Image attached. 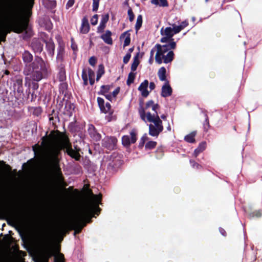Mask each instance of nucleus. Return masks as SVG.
Here are the masks:
<instances>
[{"label": "nucleus", "mask_w": 262, "mask_h": 262, "mask_svg": "<svg viewBox=\"0 0 262 262\" xmlns=\"http://www.w3.org/2000/svg\"><path fill=\"white\" fill-rule=\"evenodd\" d=\"M88 75L86 71H83L82 73V78L84 82V84L86 85L88 83Z\"/></svg>", "instance_id": "obj_29"}, {"label": "nucleus", "mask_w": 262, "mask_h": 262, "mask_svg": "<svg viewBox=\"0 0 262 262\" xmlns=\"http://www.w3.org/2000/svg\"><path fill=\"white\" fill-rule=\"evenodd\" d=\"M104 73V67L102 64H100L98 66V69L97 74V81L103 75Z\"/></svg>", "instance_id": "obj_23"}, {"label": "nucleus", "mask_w": 262, "mask_h": 262, "mask_svg": "<svg viewBox=\"0 0 262 262\" xmlns=\"http://www.w3.org/2000/svg\"><path fill=\"white\" fill-rule=\"evenodd\" d=\"M220 231L223 235H225L226 232L223 229H222V228L220 229Z\"/></svg>", "instance_id": "obj_46"}, {"label": "nucleus", "mask_w": 262, "mask_h": 262, "mask_svg": "<svg viewBox=\"0 0 262 262\" xmlns=\"http://www.w3.org/2000/svg\"><path fill=\"white\" fill-rule=\"evenodd\" d=\"M10 26L14 32L17 33L23 31L26 28V24L23 22H18L13 20L10 22Z\"/></svg>", "instance_id": "obj_8"}, {"label": "nucleus", "mask_w": 262, "mask_h": 262, "mask_svg": "<svg viewBox=\"0 0 262 262\" xmlns=\"http://www.w3.org/2000/svg\"><path fill=\"white\" fill-rule=\"evenodd\" d=\"M109 19V15L108 14H105L102 15V18L101 19L100 23L106 24L108 21Z\"/></svg>", "instance_id": "obj_33"}, {"label": "nucleus", "mask_w": 262, "mask_h": 262, "mask_svg": "<svg viewBox=\"0 0 262 262\" xmlns=\"http://www.w3.org/2000/svg\"><path fill=\"white\" fill-rule=\"evenodd\" d=\"M23 59L25 62H30L32 60V55L28 52H25L23 54Z\"/></svg>", "instance_id": "obj_25"}, {"label": "nucleus", "mask_w": 262, "mask_h": 262, "mask_svg": "<svg viewBox=\"0 0 262 262\" xmlns=\"http://www.w3.org/2000/svg\"><path fill=\"white\" fill-rule=\"evenodd\" d=\"M157 145V142L155 141H148L145 146L146 149H151L154 148Z\"/></svg>", "instance_id": "obj_28"}, {"label": "nucleus", "mask_w": 262, "mask_h": 262, "mask_svg": "<svg viewBox=\"0 0 262 262\" xmlns=\"http://www.w3.org/2000/svg\"><path fill=\"white\" fill-rule=\"evenodd\" d=\"M98 16L97 14L94 15L91 19V23L92 25H96L98 23Z\"/></svg>", "instance_id": "obj_34"}, {"label": "nucleus", "mask_w": 262, "mask_h": 262, "mask_svg": "<svg viewBox=\"0 0 262 262\" xmlns=\"http://www.w3.org/2000/svg\"><path fill=\"white\" fill-rule=\"evenodd\" d=\"M55 262H64L63 255L58 252V251L54 254Z\"/></svg>", "instance_id": "obj_22"}, {"label": "nucleus", "mask_w": 262, "mask_h": 262, "mask_svg": "<svg viewBox=\"0 0 262 262\" xmlns=\"http://www.w3.org/2000/svg\"><path fill=\"white\" fill-rule=\"evenodd\" d=\"M166 69L164 67H161L158 71V75L161 81H168L166 77Z\"/></svg>", "instance_id": "obj_16"}, {"label": "nucleus", "mask_w": 262, "mask_h": 262, "mask_svg": "<svg viewBox=\"0 0 262 262\" xmlns=\"http://www.w3.org/2000/svg\"><path fill=\"white\" fill-rule=\"evenodd\" d=\"M32 78L34 80L39 81L42 79V76L40 72L36 71L33 74Z\"/></svg>", "instance_id": "obj_27"}, {"label": "nucleus", "mask_w": 262, "mask_h": 262, "mask_svg": "<svg viewBox=\"0 0 262 262\" xmlns=\"http://www.w3.org/2000/svg\"><path fill=\"white\" fill-rule=\"evenodd\" d=\"M127 14L129 17V19L130 21H133L134 19V14L132 11V10L129 8L127 11Z\"/></svg>", "instance_id": "obj_37"}, {"label": "nucleus", "mask_w": 262, "mask_h": 262, "mask_svg": "<svg viewBox=\"0 0 262 262\" xmlns=\"http://www.w3.org/2000/svg\"><path fill=\"white\" fill-rule=\"evenodd\" d=\"M105 26L106 24L100 23V24L97 28V32L102 33L105 28Z\"/></svg>", "instance_id": "obj_35"}, {"label": "nucleus", "mask_w": 262, "mask_h": 262, "mask_svg": "<svg viewBox=\"0 0 262 262\" xmlns=\"http://www.w3.org/2000/svg\"><path fill=\"white\" fill-rule=\"evenodd\" d=\"M36 262H48L46 260H37Z\"/></svg>", "instance_id": "obj_49"}, {"label": "nucleus", "mask_w": 262, "mask_h": 262, "mask_svg": "<svg viewBox=\"0 0 262 262\" xmlns=\"http://www.w3.org/2000/svg\"><path fill=\"white\" fill-rule=\"evenodd\" d=\"M131 57V55L130 54H127L123 58V62L125 63H126L128 62L129 60V59Z\"/></svg>", "instance_id": "obj_39"}, {"label": "nucleus", "mask_w": 262, "mask_h": 262, "mask_svg": "<svg viewBox=\"0 0 262 262\" xmlns=\"http://www.w3.org/2000/svg\"><path fill=\"white\" fill-rule=\"evenodd\" d=\"M139 113L141 119L145 122H150L149 125V134L153 137H158L163 130L162 122L157 112L151 114L150 112L146 113L145 110L141 108Z\"/></svg>", "instance_id": "obj_3"}, {"label": "nucleus", "mask_w": 262, "mask_h": 262, "mask_svg": "<svg viewBox=\"0 0 262 262\" xmlns=\"http://www.w3.org/2000/svg\"><path fill=\"white\" fill-rule=\"evenodd\" d=\"M155 88V84L154 82H150L149 83V89H150V90H152Z\"/></svg>", "instance_id": "obj_45"}, {"label": "nucleus", "mask_w": 262, "mask_h": 262, "mask_svg": "<svg viewBox=\"0 0 262 262\" xmlns=\"http://www.w3.org/2000/svg\"><path fill=\"white\" fill-rule=\"evenodd\" d=\"M142 24V16L141 15H139L138 16L136 23L135 25V28L136 31H137L141 27Z\"/></svg>", "instance_id": "obj_24"}, {"label": "nucleus", "mask_w": 262, "mask_h": 262, "mask_svg": "<svg viewBox=\"0 0 262 262\" xmlns=\"http://www.w3.org/2000/svg\"><path fill=\"white\" fill-rule=\"evenodd\" d=\"M161 118L163 119H165L166 118V117L165 115H163L161 116Z\"/></svg>", "instance_id": "obj_48"}, {"label": "nucleus", "mask_w": 262, "mask_h": 262, "mask_svg": "<svg viewBox=\"0 0 262 262\" xmlns=\"http://www.w3.org/2000/svg\"><path fill=\"white\" fill-rule=\"evenodd\" d=\"M36 110H37V111L39 113H40V112H41V110H40V108H37Z\"/></svg>", "instance_id": "obj_50"}, {"label": "nucleus", "mask_w": 262, "mask_h": 262, "mask_svg": "<svg viewBox=\"0 0 262 262\" xmlns=\"http://www.w3.org/2000/svg\"><path fill=\"white\" fill-rule=\"evenodd\" d=\"M206 1H207L208 0H206Z\"/></svg>", "instance_id": "obj_53"}, {"label": "nucleus", "mask_w": 262, "mask_h": 262, "mask_svg": "<svg viewBox=\"0 0 262 262\" xmlns=\"http://www.w3.org/2000/svg\"><path fill=\"white\" fill-rule=\"evenodd\" d=\"M170 49H171L169 45L157 44L150 51L151 58L154 56V52H156L155 60L157 63L158 64H161L162 62L166 64L170 63L174 57V53Z\"/></svg>", "instance_id": "obj_4"}, {"label": "nucleus", "mask_w": 262, "mask_h": 262, "mask_svg": "<svg viewBox=\"0 0 262 262\" xmlns=\"http://www.w3.org/2000/svg\"><path fill=\"white\" fill-rule=\"evenodd\" d=\"M100 0H93V11H96L99 7Z\"/></svg>", "instance_id": "obj_32"}, {"label": "nucleus", "mask_w": 262, "mask_h": 262, "mask_svg": "<svg viewBox=\"0 0 262 262\" xmlns=\"http://www.w3.org/2000/svg\"><path fill=\"white\" fill-rule=\"evenodd\" d=\"M36 148L51 157L55 162H56V157L59 151L63 148L66 149L67 154L71 157L76 160H78L80 157L79 149L75 147L73 150L67 137L58 132H52L48 138L43 137L41 146L36 145L33 147L35 154L38 152Z\"/></svg>", "instance_id": "obj_1"}, {"label": "nucleus", "mask_w": 262, "mask_h": 262, "mask_svg": "<svg viewBox=\"0 0 262 262\" xmlns=\"http://www.w3.org/2000/svg\"><path fill=\"white\" fill-rule=\"evenodd\" d=\"M152 60H153V56L152 57V58H151V57H150V59L149 60V62H150V64L152 63Z\"/></svg>", "instance_id": "obj_47"}, {"label": "nucleus", "mask_w": 262, "mask_h": 262, "mask_svg": "<svg viewBox=\"0 0 262 262\" xmlns=\"http://www.w3.org/2000/svg\"><path fill=\"white\" fill-rule=\"evenodd\" d=\"M26 255V253L25 252H23V251H18V253H17V255L20 257L25 256Z\"/></svg>", "instance_id": "obj_44"}, {"label": "nucleus", "mask_w": 262, "mask_h": 262, "mask_svg": "<svg viewBox=\"0 0 262 262\" xmlns=\"http://www.w3.org/2000/svg\"><path fill=\"white\" fill-rule=\"evenodd\" d=\"M90 83L91 85H93L95 82V73L94 72L91 70L89 69L88 71H86Z\"/></svg>", "instance_id": "obj_20"}, {"label": "nucleus", "mask_w": 262, "mask_h": 262, "mask_svg": "<svg viewBox=\"0 0 262 262\" xmlns=\"http://www.w3.org/2000/svg\"><path fill=\"white\" fill-rule=\"evenodd\" d=\"M104 96L105 97V98H106V99H107L108 100H112V99L113 98H114V97H113V95H112V94H104Z\"/></svg>", "instance_id": "obj_43"}, {"label": "nucleus", "mask_w": 262, "mask_h": 262, "mask_svg": "<svg viewBox=\"0 0 262 262\" xmlns=\"http://www.w3.org/2000/svg\"><path fill=\"white\" fill-rule=\"evenodd\" d=\"M188 25V21L185 20L182 22L179 26H176L173 24L172 27H168L165 28H162L160 30L161 34L162 36L161 39V42L163 43L169 42V46L170 49H174L176 46V43L173 41L172 37L174 34L180 32L182 30L187 27Z\"/></svg>", "instance_id": "obj_5"}, {"label": "nucleus", "mask_w": 262, "mask_h": 262, "mask_svg": "<svg viewBox=\"0 0 262 262\" xmlns=\"http://www.w3.org/2000/svg\"><path fill=\"white\" fill-rule=\"evenodd\" d=\"M137 140V133L135 129H133L130 132V135H124L122 137V144L124 146L128 147L129 145L134 143Z\"/></svg>", "instance_id": "obj_6"}, {"label": "nucleus", "mask_w": 262, "mask_h": 262, "mask_svg": "<svg viewBox=\"0 0 262 262\" xmlns=\"http://www.w3.org/2000/svg\"><path fill=\"white\" fill-rule=\"evenodd\" d=\"M151 3L156 6L167 7L168 2L167 0H151Z\"/></svg>", "instance_id": "obj_19"}, {"label": "nucleus", "mask_w": 262, "mask_h": 262, "mask_svg": "<svg viewBox=\"0 0 262 262\" xmlns=\"http://www.w3.org/2000/svg\"><path fill=\"white\" fill-rule=\"evenodd\" d=\"M112 34V33L110 30H106L104 34L101 35V38L106 43L111 45L113 44V40L111 37Z\"/></svg>", "instance_id": "obj_14"}, {"label": "nucleus", "mask_w": 262, "mask_h": 262, "mask_svg": "<svg viewBox=\"0 0 262 262\" xmlns=\"http://www.w3.org/2000/svg\"><path fill=\"white\" fill-rule=\"evenodd\" d=\"M135 78V74L134 73H130L128 74V78L126 81V83L128 85H129L131 83H133Z\"/></svg>", "instance_id": "obj_26"}, {"label": "nucleus", "mask_w": 262, "mask_h": 262, "mask_svg": "<svg viewBox=\"0 0 262 262\" xmlns=\"http://www.w3.org/2000/svg\"><path fill=\"white\" fill-rule=\"evenodd\" d=\"M74 4V0H69L67 4V6L68 7H70L73 5Z\"/></svg>", "instance_id": "obj_41"}, {"label": "nucleus", "mask_w": 262, "mask_h": 262, "mask_svg": "<svg viewBox=\"0 0 262 262\" xmlns=\"http://www.w3.org/2000/svg\"><path fill=\"white\" fill-rule=\"evenodd\" d=\"M196 135V133L195 132H193L189 134L186 135L184 139L185 140L189 143H193L195 141L194 137Z\"/></svg>", "instance_id": "obj_21"}, {"label": "nucleus", "mask_w": 262, "mask_h": 262, "mask_svg": "<svg viewBox=\"0 0 262 262\" xmlns=\"http://www.w3.org/2000/svg\"><path fill=\"white\" fill-rule=\"evenodd\" d=\"M97 102L101 111L104 113L112 114L111 106L110 103L106 102L104 103V101L103 98L100 97L97 98Z\"/></svg>", "instance_id": "obj_7"}, {"label": "nucleus", "mask_w": 262, "mask_h": 262, "mask_svg": "<svg viewBox=\"0 0 262 262\" xmlns=\"http://www.w3.org/2000/svg\"><path fill=\"white\" fill-rule=\"evenodd\" d=\"M58 251L57 248L53 250L52 248L49 246H45L43 249V253L44 255V258L42 259H40V260H46L48 261L49 258L52 256H54V254Z\"/></svg>", "instance_id": "obj_9"}, {"label": "nucleus", "mask_w": 262, "mask_h": 262, "mask_svg": "<svg viewBox=\"0 0 262 262\" xmlns=\"http://www.w3.org/2000/svg\"><path fill=\"white\" fill-rule=\"evenodd\" d=\"M120 38L121 40H123V47L128 46L130 42V33L129 31H125L122 34Z\"/></svg>", "instance_id": "obj_15"}, {"label": "nucleus", "mask_w": 262, "mask_h": 262, "mask_svg": "<svg viewBox=\"0 0 262 262\" xmlns=\"http://www.w3.org/2000/svg\"><path fill=\"white\" fill-rule=\"evenodd\" d=\"M148 139V138L147 137V134H144L142 138H141L140 143H139V146L140 147H143L144 146V144H145V142L147 141Z\"/></svg>", "instance_id": "obj_30"}, {"label": "nucleus", "mask_w": 262, "mask_h": 262, "mask_svg": "<svg viewBox=\"0 0 262 262\" xmlns=\"http://www.w3.org/2000/svg\"><path fill=\"white\" fill-rule=\"evenodd\" d=\"M109 90H110V86L108 85H102L101 86V93L102 94L104 95L106 93L108 92Z\"/></svg>", "instance_id": "obj_36"}, {"label": "nucleus", "mask_w": 262, "mask_h": 262, "mask_svg": "<svg viewBox=\"0 0 262 262\" xmlns=\"http://www.w3.org/2000/svg\"><path fill=\"white\" fill-rule=\"evenodd\" d=\"M119 88H117L116 89H115L113 92V93H112V95H113V97H114V98L118 94V93H119Z\"/></svg>", "instance_id": "obj_42"}, {"label": "nucleus", "mask_w": 262, "mask_h": 262, "mask_svg": "<svg viewBox=\"0 0 262 262\" xmlns=\"http://www.w3.org/2000/svg\"><path fill=\"white\" fill-rule=\"evenodd\" d=\"M117 143V139L114 137H106L103 140V144L106 146L110 147L111 146L108 144H112L113 145Z\"/></svg>", "instance_id": "obj_18"}, {"label": "nucleus", "mask_w": 262, "mask_h": 262, "mask_svg": "<svg viewBox=\"0 0 262 262\" xmlns=\"http://www.w3.org/2000/svg\"><path fill=\"white\" fill-rule=\"evenodd\" d=\"M139 61L137 58H135L134 62H133L132 66H131V69L132 71H134L137 69V68L138 66L139 65Z\"/></svg>", "instance_id": "obj_31"}, {"label": "nucleus", "mask_w": 262, "mask_h": 262, "mask_svg": "<svg viewBox=\"0 0 262 262\" xmlns=\"http://www.w3.org/2000/svg\"><path fill=\"white\" fill-rule=\"evenodd\" d=\"M195 165H196V167H199V164H198L195 163Z\"/></svg>", "instance_id": "obj_51"}, {"label": "nucleus", "mask_w": 262, "mask_h": 262, "mask_svg": "<svg viewBox=\"0 0 262 262\" xmlns=\"http://www.w3.org/2000/svg\"><path fill=\"white\" fill-rule=\"evenodd\" d=\"M206 147V143L205 142H201L197 148L194 151V155L195 157H197L200 153L205 150Z\"/></svg>", "instance_id": "obj_17"}, {"label": "nucleus", "mask_w": 262, "mask_h": 262, "mask_svg": "<svg viewBox=\"0 0 262 262\" xmlns=\"http://www.w3.org/2000/svg\"><path fill=\"white\" fill-rule=\"evenodd\" d=\"M31 2H32L33 1V0H30Z\"/></svg>", "instance_id": "obj_52"}, {"label": "nucleus", "mask_w": 262, "mask_h": 262, "mask_svg": "<svg viewBox=\"0 0 262 262\" xmlns=\"http://www.w3.org/2000/svg\"><path fill=\"white\" fill-rule=\"evenodd\" d=\"M101 198L98 195H92L89 200L71 217L70 222L75 229V233H79L85 226V220L97 206Z\"/></svg>", "instance_id": "obj_2"}, {"label": "nucleus", "mask_w": 262, "mask_h": 262, "mask_svg": "<svg viewBox=\"0 0 262 262\" xmlns=\"http://www.w3.org/2000/svg\"><path fill=\"white\" fill-rule=\"evenodd\" d=\"M148 86V81L147 80H144L138 88V90L140 92L141 95L143 97H147L149 94V92L147 90Z\"/></svg>", "instance_id": "obj_10"}, {"label": "nucleus", "mask_w": 262, "mask_h": 262, "mask_svg": "<svg viewBox=\"0 0 262 262\" xmlns=\"http://www.w3.org/2000/svg\"><path fill=\"white\" fill-rule=\"evenodd\" d=\"M0 262H11L8 258L4 256L0 257Z\"/></svg>", "instance_id": "obj_40"}, {"label": "nucleus", "mask_w": 262, "mask_h": 262, "mask_svg": "<svg viewBox=\"0 0 262 262\" xmlns=\"http://www.w3.org/2000/svg\"><path fill=\"white\" fill-rule=\"evenodd\" d=\"M171 93L172 89L168 82L166 81L162 88L161 95L163 97H166L171 95Z\"/></svg>", "instance_id": "obj_13"}, {"label": "nucleus", "mask_w": 262, "mask_h": 262, "mask_svg": "<svg viewBox=\"0 0 262 262\" xmlns=\"http://www.w3.org/2000/svg\"><path fill=\"white\" fill-rule=\"evenodd\" d=\"M151 108L153 111L155 112L154 114H156V112H157V110L159 108V105L157 103H154V102L152 100H149L147 101L145 104V107H140L139 110V111L141 108H143L145 110V112H149L147 111V110Z\"/></svg>", "instance_id": "obj_11"}, {"label": "nucleus", "mask_w": 262, "mask_h": 262, "mask_svg": "<svg viewBox=\"0 0 262 262\" xmlns=\"http://www.w3.org/2000/svg\"><path fill=\"white\" fill-rule=\"evenodd\" d=\"M89 62L91 66L94 67L96 63V59L94 56H92L90 58Z\"/></svg>", "instance_id": "obj_38"}, {"label": "nucleus", "mask_w": 262, "mask_h": 262, "mask_svg": "<svg viewBox=\"0 0 262 262\" xmlns=\"http://www.w3.org/2000/svg\"><path fill=\"white\" fill-rule=\"evenodd\" d=\"M90 30V25L89 21L86 17H84L82 19L80 31L81 33L86 34Z\"/></svg>", "instance_id": "obj_12"}]
</instances>
